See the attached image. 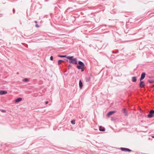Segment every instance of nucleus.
I'll list each match as a JSON object with an SVG mask.
<instances>
[{
    "mask_svg": "<svg viewBox=\"0 0 154 154\" xmlns=\"http://www.w3.org/2000/svg\"><path fill=\"white\" fill-rule=\"evenodd\" d=\"M67 59L69 60V63L73 64L76 65L77 64V59L73 58V56H67Z\"/></svg>",
    "mask_w": 154,
    "mask_h": 154,
    "instance_id": "f257e3e1",
    "label": "nucleus"
},
{
    "mask_svg": "<svg viewBox=\"0 0 154 154\" xmlns=\"http://www.w3.org/2000/svg\"><path fill=\"white\" fill-rule=\"evenodd\" d=\"M78 64L79 65L77 66V68L78 69H81L82 67H84L85 66V64L82 62L80 61H78Z\"/></svg>",
    "mask_w": 154,
    "mask_h": 154,
    "instance_id": "f03ea898",
    "label": "nucleus"
},
{
    "mask_svg": "<svg viewBox=\"0 0 154 154\" xmlns=\"http://www.w3.org/2000/svg\"><path fill=\"white\" fill-rule=\"evenodd\" d=\"M154 114V110H152L149 112V114L147 115V116L149 118H151L153 117Z\"/></svg>",
    "mask_w": 154,
    "mask_h": 154,
    "instance_id": "7ed1b4c3",
    "label": "nucleus"
},
{
    "mask_svg": "<svg viewBox=\"0 0 154 154\" xmlns=\"http://www.w3.org/2000/svg\"><path fill=\"white\" fill-rule=\"evenodd\" d=\"M140 82L139 84L140 87L141 88H143L144 87L145 85V84L144 83V82L141 80L140 81Z\"/></svg>",
    "mask_w": 154,
    "mask_h": 154,
    "instance_id": "20e7f679",
    "label": "nucleus"
},
{
    "mask_svg": "<svg viewBox=\"0 0 154 154\" xmlns=\"http://www.w3.org/2000/svg\"><path fill=\"white\" fill-rule=\"evenodd\" d=\"M146 75V73L144 72H142V73L141 74V77L140 78V81H141L143 80L145 77Z\"/></svg>",
    "mask_w": 154,
    "mask_h": 154,
    "instance_id": "39448f33",
    "label": "nucleus"
},
{
    "mask_svg": "<svg viewBox=\"0 0 154 154\" xmlns=\"http://www.w3.org/2000/svg\"><path fill=\"white\" fill-rule=\"evenodd\" d=\"M116 112V111H109L107 114V116H108L109 117L113 114L115 113Z\"/></svg>",
    "mask_w": 154,
    "mask_h": 154,
    "instance_id": "423d86ee",
    "label": "nucleus"
},
{
    "mask_svg": "<svg viewBox=\"0 0 154 154\" xmlns=\"http://www.w3.org/2000/svg\"><path fill=\"white\" fill-rule=\"evenodd\" d=\"M7 92L5 90H0V95H4L6 94Z\"/></svg>",
    "mask_w": 154,
    "mask_h": 154,
    "instance_id": "0eeeda50",
    "label": "nucleus"
},
{
    "mask_svg": "<svg viewBox=\"0 0 154 154\" xmlns=\"http://www.w3.org/2000/svg\"><path fill=\"white\" fill-rule=\"evenodd\" d=\"M99 130L101 131H104L105 130V128L101 126H99Z\"/></svg>",
    "mask_w": 154,
    "mask_h": 154,
    "instance_id": "6e6552de",
    "label": "nucleus"
},
{
    "mask_svg": "<svg viewBox=\"0 0 154 154\" xmlns=\"http://www.w3.org/2000/svg\"><path fill=\"white\" fill-rule=\"evenodd\" d=\"M79 87L81 89H82L83 87L82 83L81 80H80L79 81Z\"/></svg>",
    "mask_w": 154,
    "mask_h": 154,
    "instance_id": "1a4fd4ad",
    "label": "nucleus"
},
{
    "mask_svg": "<svg viewBox=\"0 0 154 154\" xmlns=\"http://www.w3.org/2000/svg\"><path fill=\"white\" fill-rule=\"evenodd\" d=\"M86 82H89L91 80V78L90 77H86L85 78Z\"/></svg>",
    "mask_w": 154,
    "mask_h": 154,
    "instance_id": "9d476101",
    "label": "nucleus"
},
{
    "mask_svg": "<svg viewBox=\"0 0 154 154\" xmlns=\"http://www.w3.org/2000/svg\"><path fill=\"white\" fill-rule=\"evenodd\" d=\"M22 100V98L19 97V98H17L15 102L16 103H18V102H20V101H21Z\"/></svg>",
    "mask_w": 154,
    "mask_h": 154,
    "instance_id": "9b49d317",
    "label": "nucleus"
},
{
    "mask_svg": "<svg viewBox=\"0 0 154 154\" xmlns=\"http://www.w3.org/2000/svg\"><path fill=\"white\" fill-rule=\"evenodd\" d=\"M132 81L133 82H136L137 79V78L135 76L133 77L132 79Z\"/></svg>",
    "mask_w": 154,
    "mask_h": 154,
    "instance_id": "f8f14e48",
    "label": "nucleus"
},
{
    "mask_svg": "<svg viewBox=\"0 0 154 154\" xmlns=\"http://www.w3.org/2000/svg\"><path fill=\"white\" fill-rule=\"evenodd\" d=\"M127 148L121 147L120 149L122 151H127Z\"/></svg>",
    "mask_w": 154,
    "mask_h": 154,
    "instance_id": "ddd939ff",
    "label": "nucleus"
},
{
    "mask_svg": "<svg viewBox=\"0 0 154 154\" xmlns=\"http://www.w3.org/2000/svg\"><path fill=\"white\" fill-rule=\"evenodd\" d=\"M58 56L60 57H62V58H64V57H66L67 58V57L68 56H67L66 55H58Z\"/></svg>",
    "mask_w": 154,
    "mask_h": 154,
    "instance_id": "4468645a",
    "label": "nucleus"
},
{
    "mask_svg": "<svg viewBox=\"0 0 154 154\" xmlns=\"http://www.w3.org/2000/svg\"><path fill=\"white\" fill-rule=\"evenodd\" d=\"M64 61L62 60H59L58 61V65H60L61 63L63 62Z\"/></svg>",
    "mask_w": 154,
    "mask_h": 154,
    "instance_id": "2eb2a0df",
    "label": "nucleus"
},
{
    "mask_svg": "<svg viewBox=\"0 0 154 154\" xmlns=\"http://www.w3.org/2000/svg\"><path fill=\"white\" fill-rule=\"evenodd\" d=\"M29 81V80L27 78H25L23 80V81L24 82H26Z\"/></svg>",
    "mask_w": 154,
    "mask_h": 154,
    "instance_id": "dca6fc26",
    "label": "nucleus"
},
{
    "mask_svg": "<svg viewBox=\"0 0 154 154\" xmlns=\"http://www.w3.org/2000/svg\"><path fill=\"white\" fill-rule=\"evenodd\" d=\"M149 82L151 84H153L154 83V80H148Z\"/></svg>",
    "mask_w": 154,
    "mask_h": 154,
    "instance_id": "f3484780",
    "label": "nucleus"
},
{
    "mask_svg": "<svg viewBox=\"0 0 154 154\" xmlns=\"http://www.w3.org/2000/svg\"><path fill=\"white\" fill-rule=\"evenodd\" d=\"M122 111H123V112L124 113H127V112H128L125 109H122Z\"/></svg>",
    "mask_w": 154,
    "mask_h": 154,
    "instance_id": "a211bd4d",
    "label": "nucleus"
},
{
    "mask_svg": "<svg viewBox=\"0 0 154 154\" xmlns=\"http://www.w3.org/2000/svg\"><path fill=\"white\" fill-rule=\"evenodd\" d=\"M71 123L73 125H74L75 124V121L74 120H72L71 121Z\"/></svg>",
    "mask_w": 154,
    "mask_h": 154,
    "instance_id": "6ab92c4d",
    "label": "nucleus"
},
{
    "mask_svg": "<svg viewBox=\"0 0 154 154\" xmlns=\"http://www.w3.org/2000/svg\"><path fill=\"white\" fill-rule=\"evenodd\" d=\"M112 52L113 53H114V54H117L119 52V51L118 50H117L116 51H112Z\"/></svg>",
    "mask_w": 154,
    "mask_h": 154,
    "instance_id": "aec40b11",
    "label": "nucleus"
},
{
    "mask_svg": "<svg viewBox=\"0 0 154 154\" xmlns=\"http://www.w3.org/2000/svg\"><path fill=\"white\" fill-rule=\"evenodd\" d=\"M50 60H52V61L53 60V56H51V57H50Z\"/></svg>",
    "mask_w": 154,
    "mask_h": 154,
    "instance_id": "412c9836",
    "label": "nucleus"
},
{
    "mask_svg": "<svg viewBox=\"0 0 154 154\" xmlns=\"http://www.w3.org/2000/svg\"><path fill=\"white\" fill-rule=\"evenodd\" d=\"M72 66L70 64H69L68 66V69H70L71 67Z\"/></svg>",
    "mask_w": 154,
    "mask_h": 154,
    "instance_id": "4be33fe9",
    "label": "nucleus"
},
{
    "mask_svg": "<svg viewBox=\"0 0 154 154\" xmlns=\"http://www.w3.org/2000/svg\"><path fill=\"white\" fill-rule=\"evenodd\" d=\"M1 112H6V111L5 110H3V109H2L1 110Z\"/></svg>",
    "mask_w": 154,
    "mask_h": 154,
    "instance_id": "5701e85b",
    "label": "nucleus"
},
{
    "mask_svg": "<svg viewBox=\"0 0 154 154\" xmlns=\"http://www.w3.org/2000/svg\"><path fill=\"white\" fill-rule=\"evenodd\" d=\"M81 69V71L82 72H83L84 71V67H82V68L81 69Z\"/></svg>",
    "mask_w": 154,
    "mask_h": 154,
    "instance_id": "b1692460",
    "label": "nucleus"
},
{
    "mask_svg": "<svg viewBox=\"0 0 154 154\" xmlns=\"http://www.w3.org/2000/svg\"><path fill=\"white\" fill-rule=\"evenodd\" d=\"M131 151H132V150H131L130 149H129L128 148L127 151H128V152H131Z\"/></svg>",
    "mask_w": 154,
    "mask_h": 154,
    "instance_id": "393cba45",
    "label": "nucleus"
},
{
    "mask_svg": "<svg viewBox=\"0 0 154 154\" xmlns=\"http://www.w3.org/2000/svg\"><path fill=\"white\" fill-rule=\"evenodd\" d=\"M13 14H14L15 13V10L14 9H13Z\"/></svg>",
    "mask_w": 154,
    "mask_h": 154,
    "instance_id": "a878e982",
    "label": "nucleus"
},
{
    "mask_svg": "<svg viewBox=\"0 0 154 154\" xmlns=\"http://www.w3.org/2000/svg\"><path fill=\"white\" fill-rule=\"evenodd\" d=\"M48 103V101H46L45 102V103L46 104H47Z\"/></svg>",
    "mask_w": 154,
    "mask_h": 154,
    "instance_id": "bb28decb",
    "label": "nucleus"
},
{
    "mask_svg": "<svg viewBox=\"0 0 154 154\" xmlns=\"http://www.w3.org/2000/svg\"><path fill=\"white\" fill-rule=\"evenodd\" d=\"M35 26L37 27H39V26L37 24L35 25Z\"/></svg>",
    "mask_w": 154,
    "mask_h": 154,
    "instance_id": "cd10ccee",
    "label": "nucleus"
},
{
    "mask_svg": "<svg viewBox=\"0 0 154 154\" xmlns=\"http://www.w3.org/2000/svg\"><path fill=\"white\" fill-rule=\"evenodd\" d=\"M70 9V8H68V9L66 10V11L67 12H68V11L69 9Z\"/></svg>",
    "mask_w": 154,
    "mask_h": 154,
    "instance_id": "c85d7f7f",
    "label": "nucleus"
},
{
    "mask_svg": "<svg viewBox=\"0 0 154 154\" xmlns=\"http://www.w3.org/2000/svg\"><path fill=\"white\" fill-rule=\"evenodd\" d=\"M66 60V61L67 62H69V60Z\"/></svg>",
    "mask_w": 154,
    "mask_h": 154,
    "instance_id": "c756f323",
    "label": "nucleus"
},
{
    "mask_svg": "<svg viewBox=\"0 0 154 154\" xmlns=\"http://www.w3.org/2000/svg\"><path fill=\"white\" fill-rule=\"evenodd\" d=\"M2 15H3V14H0V17H2Z\"/></svg>",
    "mask_w": 154,
    "mask_h": 154,
    "instance_id": "7c9ffc66",
    "label": "nucleus"
},
{
    "mask_svg": "<svg viewBox=\"0 0 154 154\" xmlns=\"http://www.w3.org/2000/svg\"><path fill=\"white\" fill-rule=\"evenodd\" d=\"M152 137L153 138H154V136H152Z\"/></svg>",
    "mask_w": 154,
    "mask_h": 154,
    "instance_id": "2f4dec72",
    "label": "nucleus"
},
{
    "mask_svg": "<svg viewBox=\"0 0 154 154\" xmlns=\"http://www.w3.org/2000/svg\"><path fill=\"white\" fill-rule=\"evenodd\" d=\"M35 22L36 23H37V22L36 21H35Z\"/></svg>",
    "mask_w": 154,
    "mask_h": 154,
    "instance_id": "473e14b6",
    "label": "nucleus"
},
{
    "mask_svg": "<svg viewBox=\"0 0 154 154\" xmlns=\"http://www.w3.org/2000/svg\"><path fill=\"white\" fill-rule=\"evenodd\" d=\"M153 86V87H154V85Z\"/></svg>",
    "mask_w": 154,
    "mask_h": 154,
    "instance_id": "72a5a7b5",
    "label": "nucleus"
}]
</instances>
